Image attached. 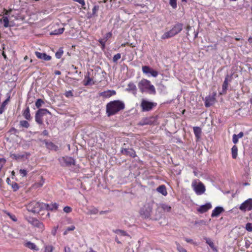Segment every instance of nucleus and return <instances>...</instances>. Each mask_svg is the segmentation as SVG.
Returning a JSON list of instances; mask_svg holds the SVG:
<instances>
[{
  "label": "nucleus",
  "mask_w": 252,
  "mask_h": 252,
  "mask_svg": "<svg viewBox=\"0 0 252 252\" xmlns=\"http://www.w3.org/2000/svg\"><path fill=\"white\" fill-rule=\"evenodd\" d=\"M121 57V55L120 53H118L115 55L113 58V61L114 63H117L118 60H119Z\"/></svg>",
  "instance_id": "c03bdc74"
},
{
  "label": "nucleus",
  "mask_w": 252,
  "mask_h": 252,
  "mask_svg": "<svg viewBox=\"0 0 252 252\" xmlns=\"http://www.w3.org/2000/svg\"><path fill=\"white\" fill-rule=\"evenodd\" d=\"M194 224L197 225H204L206 224V222L203 220H200L198 221H195L194 222Z\"/></svg>",
  "instance_id": "603ef678"
},
{
  "label": "nucleus",
  "mask_w": 252,
  "mask_h": 252,
  "mask_svg": "<svg viewBox=\"0 0 252 252\" xmlns=\"http://www.w3.org/2000/svg\"><path fill=\"white\" fill-rule=\"evenodd\" d=\"M53 247L51 245L46 246L45 247L44 252H52Z\"/></svg>",
  "instance_id": "de8ad7c7"
},
{
  "label": "nucleus",
  "mask_w": 252,
  "mask_h": 252,
  "mask_svg": "<svg viewBox=\"0 0 252 252\" xmlns=\"http://www.w3.org/2000/svg\"><path fill=\"white\" fill-rule=\"evenodd\" d=\"M55 74L56 75H61V72L60 70H56V71H55Z\"/></svg>",
  "instance_id": "774afa93"
},
{
  "label": "nucleus",
  "mask_w": 252,
  "mask_h": 252,
  "mask_svg": "<svg viewBox=\"0 0 252 252\" xmlns=\"http://www.w3.org/2000/svg\"><path fill=\"white\" fill-rule=\"evenodd\" d=\"M43 203H40L35 201H32L27 206V210L33 213H38L43 209Z\"/></svg>",
  "instance_id": "423d86ee"
},
{
  "label": "nucleus",
  "mask_w": 252,
  "mask_h": 252,
  "mask_svg": "<svg viewBox=\"0 0 252 252\" xmlns=\"http://www.w3.org/2000/svg\"><path fill=\"white\" fill-rule=\"evenodd\" d=\"M153 122L150 118H143L138 123V125L143 126L147 125H152Z\"/></svg>",
  "instance_id": "393cba45"
},
{
  "label": "nucleus",
  "mask_w": 252,
  "mask_h": 252,
  "mask_svg": "<svg viewBox=\"0 0 252 252\" xmlns=\"http://www.w3.org/2000/svg\"><path fill=\"white\" fill-rule=\"evenodd\" d=\"M63 211L66 213H69L72 211V208L69 206H65L63 208Z\"/></svg>",
  "instance_id": "864d4df0"
},
{
  "label": "nucleus",
  "mask_w": 252,
  "mask_h": 252,
  "mask_svg": "<svg viewBox=\"0 0 252 252\" xmlns=\"http://www.w3.org/2000/svg\"><path fill=\"white\" fill-rule=\"evenodd\" d=\"M19 125L20 127L28 128L30 126V124L28 121L26 120L20 121L19 123Z\"/></svg>",
  "instance_id": "f704fd0d"
},
{
  "label": "nucleus",
  "mask_w": 252,
  "mask_h": 252,
  "mask_svg": "<svg viewBox=\"0 0 252 252\" xmlns=\"http://www.w3.org/2000/svg\"><path fill=\"white\" fill-rule=\"evenodd\" d=\"M9 100V98H8L6 99H5L1 104L0 106V114H2L4 112L5 110V107L7 105Z\"/></svg>",
  "instance_id": "2f4dec72"
},
{
  "label": "nucleus",
  "mask_w": 252,
  "mask_h": 252,
  "mask_svg": "<svg viewBox=\"0 0 252 252\" xmlns=\"http://www.w3.org/2000/svg\"><path fill=\"white\" fill-rule=\"evenodd\" d=\"M98 42L100 43L101 45L102 49H104L105 47V43L106 41L104 39H99L98 40Z\"/></svg>",
  "instance_id": "a18cd8bd"
},
{
  "label": "nucleus",
  "mask_w": 252,
  "mask_h": 252,
  "mask_svg": "<svg viewBox=\"0 0 252 252\" xmlns=\"http://www.w3.org/2000/svg\"><path fill=\"white\" fill-rule=\"evenodd\" d=\"M64 31V28H60L58 30H55L54 31L50 33L51 35H58V34H61L63 33V32Z\"/></svg>",
  "instance_id": "473e14b6"
},
{
  "label": "nucleus",
  "mask_w": 252,
  "mask_h": 252,
  "mask_svg": "<svg viewBox=\"0 0 252 252\" xmlns=\"http://www.w3.org/2000/svg\"><path fill=\"white\" fill-rule=\"evenodd\" d=\"M88 214H90V215H95V214H97V213L98 212V209L94 207L92 209H88Z\"/></svg>",
  "instance_id": "e433bc0d"
},
{
  "label": "nucleus",
  "mask_w": 252,
  "mask_h": 252,
  "mask_svg": "<svg viewBox=\"0 0 252 252\" xmlns=\"http://www.w3.org/2000/svg\"><path fill=\"white\" fill-rule=\"evenodd\" d=\"M246 229L249 232L252 231V223L248 222L246 224Z\"/></svg>",
  "instance_id": "49530a36"
},
{
  "label": "nucleus",
  "mask_w": 252,
  "mask_h": 252,
  "mask_svg": "<svg viewBox=\"0 0 252 252\" xmlns=\"http://www.w3.org/2000/svg\"><path fill=\"white\" fill-rule=\"evenodd\" d=\"M125 108V103L120 100L110 101L106 106V113L108 117L116 115Z\"/></svg>",
  "instance_id": "f03ea898"
},
{
  "label": "nucleus",
  "mask_w": 252,
  "mask_h": 252,
  "mask_svg": "<svg viewBox=\"0 0 252 252\" xmlns=\"http://www.w3.org/2000/svg\"><path fill=\"white\" fill-rule=\"evenodd\" d=\"M116 94V92L114 90H108L99 93V95L103 96L105 98H109L111 96L114 95Z\"/></svg>",
  "instance_id": "aec40b11"
},
{
  "label": "nucleus",
  "mask_w": 252,
  "mask_h": 252,
  "mask_svg": "<svg viewBox=\"0 0 252 252\" xmlns=\"http://www.w3.org/2000/svg\"><path fill=\"white\" fill-rule=\"evenodd\" d=\"M58 160L62 167H70L75 165V160L70 157H62L59 158Z\"/></svg>",
  "instance_id": "0eeeda50"
},
{
  "label": "nucleus",
  "mask_w": 252,
  "mask_h": 252,
  "mask_svg": "<svg viewBox=\"0 0 252 252\" xmlns=\"http://www.w3.org/2000/svg\"><path fill=\"white\" fill-rule=\"evenodd\" d=\"M47 115H48L50 118H51L52 114L47 109H39L35 113V121L39 125H43V117Z\"/></svg>",
  "instance_id": "39448f33"
},
{
  "label": "nucleus",
  "mask_w": 252,
  "mask_h": 252,
  "mask_svg": "<svg viewBox=\"0 0 252 252\" xmlns=\"http://www.w3.org/2000/svg\"><path fill=\"white\" fill-rule=\"evenodd\" d=\"M23 117L27 120H31L32 117L30 114V110L29 106H27L23 112Z\"/></svg>",
  "instance_id": "bb28decb"
},
{
  "label": "nucleus",
  "mask_w": 252,
  "mask_h": 252,
  "mask_svg": "<svg viewBox=\"0 0 252 252\" xmlns=\"http://www.w3.org/2000/svg\"><path fill=\"white\" fill-rule=\"evenodd\" d=\"M11 188L13 189V191H16L19 189L18 185L15 182H12L11 184Z\"/></svg>",
  "instance_id": "37998d69"
},
{
  "label": "nucleus",
  "mask_w": 252,
  "mask_h": 252,
  "mask_svg": "<svg viewBox=\"0 0 252 252\" xmlns=\"http://www.w3.org/2000/svg\"><path fill=\"white\" fill-rule=\"evenodd\" d=\"M162 209L166 212H169L171 211V207L166 204H162L161 205Z\"/></svg>",
  "instance_id": "c9c22d12"
},
{
  "label": "nucleus",
  "mask_w": 252,
  "mask_h": 252,
  "mask_svg": "<svg viewBox=\"0 0 252 252\" xmlns=\"http://www.w3.org/2000/svg\"><path fill=\"white\" fill-rule=\"evenodd\" d=\"M35 54L38 59L46 61L51 60L52 58L51 56L47 55L45 53H40L36 51L35 52Z\"/></svg>",
  "instance_id": "6ab92c4d"
},
{
  "label": "nucleus",
  "mask_w": 252,
  "mask_h": 252,
  "mask_svg": "<svg viewBox=\"0 0 252 252\" xmlns=\"http://www.w3.org/2000/svg\"><path fill=\"white\" fill-rule=\"evenodd\" d=\"M8 215L9 216L10 218L14 221H16L17 220L16 217L14 215H10L8 213Z\"/></svg>",
  "instance_id": "bf43d9fd"
},
{
  "label": "nucleus",
  "mask_w": 252,
  "mask_h": 252,
  "mask_svg": "<svg viewBox=\"0 0 252 252\" xmlns=\"http://www.w3.org/2000/svg\"><path fill=\"white\" fill-rule=\"evenodd\" d=\"M137 86L142 93H147L151 95L156 94L155 87L149 80L143 78L138 83Z\"/></svg>",
  "instance_id": "7ed1b4c3"
},
{
  "label": "nucleus",
  "mask_w": 252,
  "mask_h": 252,
  "mask_svg": "<svg viewBox=\"0 0 252 252\" xmlns=\"http://www.w3.org/2000/svg\"><path fill=\"white\" fill-rule=\"evenodd\" d=\"M216 93H214L213 95H209L205 98V105L206 107H209L212 105L215 101V96Z\"/></svg>",
  "instance_id": "2eb2a0df"
},
{
  "label": "nucleus",
  "mask_w": 252,
  "mask_h": 252,
  "mask_svg": "<svg viewBox=\"0 0 252 252\" xmlns=\"http://www.w3.org/2000/svg\"><path fill=\"white\" fill-rule=\"evenodd\" d=\"M99 8L98 5H94L92 9V15L94 16Z\"/></svg>",
  "instance_id": "3c124183"
},
{
  "label": "nucleus",
  "mask_w": 252,
  "mask_h": 252,
  "mask_svg": "<svg viewBox=\"0 0 252 252\" xmlns=\"http://www.w3.org/2000/svg\"><path fill=\"white\" fill-rule=\"evenodd\" d=\"M204 239L205 240L206 243L211 247L212 250L215 252H217L218 250L216 247H215L213 242L209 238L204 237Z\"/></svg>",
  "instance_id": "a878e982"
},
{
  "label": "nucleus",
  "mask_w": 252,
  "mask_h": 252,
  "mask_svg": "<svg viewBox=\"0 0 252 252\" xmlns=\"http://www.w3.org/2000/svg\"><path fill=\"white\" fill-rule=\"evenodd\" d=\"M236 136L238 138H241L244 136V133L240 132L238 134H236Z\"/></svg>",
  "instance_id": "e2e57ef3"
},
{
  "label": "nucleus",
  "mask_w": 252,
  "mask_h": 252,
  "mask_svg": "<svg viewBox=\"0 0 252 252\" xmlns=\"http://www.w3.org/2000/svg\"><path fill=\"white\" fill-rule=\"evenodd\" d=\"M19 173L21 176L23 177L26 176L27 174V171L25 169H20L19 170Z\"/></svg>",
  "instance_id": "13d9d810"
},
{
  "label": "nucleus",
  "mask_w": 252,
  "mask_h": 252,
  "mask_svg": "<svg viewBox=\"0 0 252 252\" xmlns=\"http://www.w3.org/2000/svg\"><path fill=\"white\" fill-rule=\"evenodd\" d=\"M169 3L173 8H176L177 6L176 0H169Z\"/></svg>",
  "instance_id": "09e8293b"
},
{
  "label": "nucleus",
  "mask_w": 252,
  "mask_h": 252,
  "mask_svg": "<svg viewBox=\"0 0 252 252\" xmlns=\"http://www.w3.org/2000/svg\"><path fill=\"white\" fill-rule=\"evenodd\" d=\"M30 156V154L25 153L24 154L18 153V154H11L10 158L16 160L22 159L24 158H28V157Z\"/></svg>",
  "instance_id": "dca6fc26"
},
{
  "label": "nucleus",
  "mask_w": 252,
  "mask_h": 252,
  "mask_svg": "<svg viewBox=\"0 0 252 252\" xmlns=\"http://www.w3.org/2000/svg\"><path fill=\"white\" fill-rule=\"evenodd\" d=\"M43 209H45L47 210L54 211L57 210L58 208V204L55 203H51L50 204L43 203Z\"/></svg>",
  "instance_id": "4be33fe9"
},
{
  "label": "nucleus",
  "mask_w": 252,
  "mask_h": 252,
  "mask_svg": "<svg viewBox=\"0 0 252 252\" xmlns=\"http://www.w3.org/2000/svg\"><path fill=\"white\" fill-rule=\"evenodd\" d=\"M176 245L177 246V249L179 252H187L186 250L182 247L179 243L176 242Z\"/></svg>",
  "instance_id": "ea45409f"
},
{
  "label": "nucleus",
  "mask_w": 252,
  "mask_h": 252,
  "mask_svg": "<svg viewBox=\"0 0 252 252\" xmlns=\"http://www.w3.org/2000/svg\"><path fill=\"white\" fill-rule=\"evenodd\" d=\"M63 53L62 48H60L59 50L56 53L55 56L57 59H60Z\"/></svg>",
  "instance_id": "58836bf2"
},
{
  "label": "nucleus",
  "mask_w": 252,
  "mask_h": 252,
  "mask_svg": "<svg viewBox=\"0 0 252 252\" xmlns=\"http://www.w3.org/2000/svg\"><path fill=\"white\" fill-rule=\"evenodd\" d=\"M125 146H126V144H124L123 146L121 148V153L122 154L133 158L136 157V153L133 149L126 148L125 147Z\"/></svg>",
  "instance_id": "f8f14e48"
},
{
  "label": "nucleus",
  "mask_w": 252,
  "mask_h": 252,
  "mask_svg": "<svg viewBox=\"0 0 252 252\" xmlns=\"http://www.w3.org/2000/svg\"><path fill=\"white\" fill-rule=\"evenodd\" d=\"M157 190L159 193H160L161 194H162L164 196H166L167 194V192L166 189L165 185H162L159 186L157 189Z\"/></svg>",
  "instance_id": "cd10ccee"
},
{
  "label": "nucleus",
  "mask_w": 252,
  "mask_h": 252,
  "mask_svg": "<svg viewBox=\"0 0 252 252\" xmlns=\"http://www.w3.org/2000/svg\"><path fill=\"white\" fill-rule=\"evenodd\" d=\"M224 210L223 208L220 206L216 207L213 211L211 214L212 218L218 217L221 213Z\"/></svg>",
  "instance_id": "5701e85b"
},
{
  "label": "nucleus",
  "mask_w": 252,
  "mask_h": 252,
  "mask_svg": "<svg viewBox=\"0 0 252 252\" xmlns=\"http://www.w3.org/2000/svg\"><path fill=\"white\" fill-rule=\"evenodd\" d=\"M232 76V75L229 76L228 74L226 75L222 86V93H221L220 94H222V93L224 94L226 93L228 87V82L231 81Z\"/></svg>",
  "instance_id": "f3484780"
},
{
  "label": "nucleus",
  "mask_w": 252,
  "mask_h": 252,
  "mask_svg": "<svg viewBox=\"0 0 252 252\" xmlns=\"http://www.w3.org/2000/svg\"><path fill=\"white\" fill-rule=\"evenodd\" d=\"M183 25L178 23L168 32H165L161 36L162 39H167L174 36L183 30Z\"/></svg>",
  "instance_id": "20e7f679"
},
{
  "label": "nucleus",
  "mask_w": 252,
  "mask_h": 252,
  "mask_svg": "<svg viewBox=\"0 0 252 252\" xmlns=\"http://www.w3.org/2000/svg\"><path fill=\"white\" fill-rule=\"evenodd\" d=\"M191 187L195 193L198 195L203 194L206 190L205 186L201 182L197 184L195 181H193L191 184Z\"/></svg>",
  "instance_id": "1a4fd4ad"
},
{
  "label": "nucleus",
  "mask_w": 252,
  "mask_h": 252,
  "mask_svg": "<svg viewBox=\"0 0 252 252\" xmlns=\"http://www.w3.org/2000/svg\"><path fill=\"white\" fill-rule=\"evenodd\" d=\"M44 143L45 144L46 148L50 150L57 151L59 149L58 146L54 144L53 142H48L45 140Z\"/></svg>",
  "instance_id": "b1692460"
},
{
  "label": "nucleus",
  "mask_w": 252,
  "mask_h": 252,
  "mask_svg": "<svg viewBox=\"0 0 252 252\" xmlns=\"http://www.w3.org/2000/svg\"><path fill=\"white\" fill-rule=\"evenodd\" d=\"M24 20V17L20 15L17 10H10L9 11H6L0 18V22L3 24L4 28H8L18 25Z\"/></svg>",
  "instance_id": "f257e3e1"
},
{
  "label": "nucleus",
  "mask_w": 252,
  "mask_h": 252,
  "mask_svg": "<svg viewBox=\"0 0 252 252\" xmlns=\"http://www.w3.org/2000/svg\"><path fill=\"white\" fill-rule=\"evenodd\" d=\"M115 240L118 244H121V242L119 240L117 236L115 237Z\"/></svg>",
  "instance_id": "338daca9"
},
{
  "label": "nucleus",
  "mask_w": 252,
  "mask_h": 252,
  "mask_svg": "<svg viewBox=\"0 0 252 252\" xmlns=\"http://www.w3.org/2000/svg\"><path fill=\"white\" fill-rule=\"evenodd\" d=\"M142 70L144 74L147 75L150 74L151 75L154 77H157L158 74V72L157 71L154 70L152 68L149 66H143L142 67Z\"/></svg>",
  "instance_id": "4468645a"
},
{
  "label": "nucleus",
  "mask_w": 252,
  "mask_h": 252,
  "mask_svg": "<svg viewBox=\"0 0 252 252\" xmlns=\"http://www.w3.org/2000/svg\"><path fill=\"white\" fill-rule=\"evenodd\" d=\"M65 96L66 97H72L73 96V93L71 91H67L65 93Z\"/></svg>",
  "instance_id": "4d7b16f0"
},
{
  "label": "nucleus",
  "mask_w": 252,
  "mask_h": 252,
  "mask_svg": "<svg viewBox=\"0 0 252 252\" xmlns=\"http://www.w3.org/2000/svg\"><path fill=\"white\" fill-rule=\"evenodd\" d=\"M238 148L236 145H234L231 148L232 157L235 159L237 157Z\"/></svg>",
  "instance_id": "7c9ffc66"
},
{
  "label": "nucleus",
  "mask_w": 252,
  "mask_h": 252,
  "mask_svg": "<svg viewBox=\"0 0 252 252\" xmlns=\"http://www.w3.org/2000/svg\"><path fill=\"white\" fill-rule=\"evenodd\" d=\"M193 129L195 136L197 139H199L202 132L201 129L198 126H194Z\"/></svg>",
  "instance_id": "c85d7f7f"
},
{
  "label": "nucleus",
  "mask_w": 252,
  "mask_h": 252,
  "mask_svg": "<svg viewBox=\"0 0 252 252\" xmlns=\"http://www.w3.org/2000/svg\"><path fill=\"white\" fill-rule=\"evenodd\" d=\"M64 252H71L70 248L68 247H65Z\"/></svg>",
  "instance_id": "69168bd1"
},
{
  "label": "nucleus",
  "mask_w": 252,
  "mask_h": 252,
  "mask_svg": "<svg viewBox=\"0 0 252 252\" xmlns=\"http://www.w3.org/2000/svg\"><path fill=\"white\" fill-rule=\"evenodd\" d=\"M239 138L237 137L236 134H234L232 136V141L234 144H236L238 142Z\"/></svg>",
  "instance_id": "6e6d98bb"
},
{
  "label": "nucleus",
  "mask_w": 252,
  "mask_h": 252,
  "mask_svg": "<svg viewBox=\"0 0 252 252\" xmlns=\"http://www.w3.org/2000/svg\"><path fill=\"white\" fill-rule=\"evenodd\" d=\"M26 246L32 250L37 251L38 249L37 248L36 246L33 243L29 242L26 243Z\"/></svg>",
  "instance_id": "72a5a7b5"
},
{
  "label": "nucleus",
  "mask_w": 252,
  "mask_h": 252,
  "mask_svg": "<svg viewBox=\"0 0 252 252\" xmlns=\"http://www.w3.org/2000/svg\"><path fill=\"white\" fill-rule=\"evenodd\" d=\"M44 183V181L42 179L39 182L35 183L33 187L35 189H37L41 187Z\"/></svg>",
  "instance_id": "4c0bfd02"
},
{
  "label": "nucleus",
  "mask_w": 252,
  "mask_h": 252,
  "mask_svg": "<svg viewBox=\"0 0 252 252\" xmlns=\"http://www.w3.org/2000/svg\"><path fill=\"white\" fill-rule=\"evenodd\" d=\"M85 78H87V81L85 82L84 83V85L85 86H88V85H89L90 84H91V82L92 81V78H91L89 75L88 76H85Z\"/></svg>",
  "instance_id": "8fccbe9b"
},
{
  "label": "nucleus",
  "mask_w": 252,
  "mask_h": 252,
  "mask_svg": "<svg viewBox=\"0 0 252 252\" xmlns=\"http://www.w3.org/2000/svg\"><path fill=\"white\" fill-rule=\"evenodd\" d=\"M77 2L81 4L82 6L84 5L85 4V2L84 0H78Z\"/></svg>",
  "instance_id": "0e129e2a"
},
{
  "label": "nucleus",
  "mask_w": 252,
  "mask_h": 252,
  "mask_svg": "<svg viewBox=\"0 0 252 252\" xmlns=\"http://www.w3.org/2000/svg\"><path fill=\"white\" fill-rule=\"evenodd\" d=\"M112 35V33L111 32H109L105 35L104 37L103 38L107 41V40H108L111 37Z\"/></svg>",
  "instance_id": "5fc2aeb1"
},
{
  "label": "nucleus",
  "mask_w": 252,
  "mask_h": 252,
  "mask_svg": "<svg viewBox=\"0 0 252 252\" xmlns=\"http://www.w3.org/2000/svg\"><path fill=\"white\" fill-rule=\"evenodd\" d=\"M126 90L127 92H130L135 95L137 94V89L133 82L129 83Z\"/></svg>",
  "instance_id": "a211bd4d"
},
{
  "label": "nucleus",
  "mask_w": 252,
  "mask_h": 252,
  "mask_svg": "<svg viewBox=\"0 0 252 252\" xmlns=\"http://www.w3.org/2000/svg\"><path fill=\"white\" fill-rule=\"evenodd\" d=\"M157 105L156 103L149 101L146 99H142L140 104L142 111L148 112L152 110L154 107Z\"/></svg>",
  "instance_id": "9b49d317"
},
{
  "label": "nucleus",
  "mask_w": 252,
  "mask_h": 252,
  "mask_svg": "<svg viewBox=\"0 0 252 252\" xmlns=\"http://www.w3.org/2000/svg\"><path fill=\"white\" fill-rule=\"evenodd\" d=\"M25 218L29 223L32 224L33 226L38 228L39 231L42 232L44 230V226L43 223L36 218L31 217H26Z\"/></svg>",
  "instance_id": "9d476101"
},
{
  "label": "nucleus",
  "mask_w": 252,
  "mask_h": 252,
  "mask_svg": "<svg viewBox=\"0 0 252 252\" xmlns=\"http://www.w3.org/2000/svg\"><path fill=\"white\" fill-rule=\"evenodd\" d=\"M113 231L115 233L119 235L120 236H130L129 235L126 231L123 230L118 229L116 230H113Z\"/></svg>",
  "instance_id": "c756f323"
},
{
  "label": "nucleus",
  "mask_w": 252,
  "mask_h": 252,
  "mask_svg": "<svg viewBox=\"0 0 252 252\" xmlns=\"http://www.w3.org/2000/svg\"><path fill=\"white\" fill-rule=\"evenodd\" d=\"M212 208V205L210 203H207L204 205L200 206L198 209L197 211L200 213H204Z\"/></svg>",
  "instance_id": "412c9836"
},
{
  "label": "nucleus",
  "mask_w": 252,
  "mask_h": 252,
  "mask_svg": "<svg viewBox=\"0 0 252 252\" xmlns=\"http://www.w3.org/2000/svg\"><path fill=\"white\" fill-rule=\"evenodd\" d=\"M153 207L151 204L147 203L145 204L141 209L139 212L140 215L142 218L148 219L151 217Z\"/></svg>",
  "instance_id": "6e6552de"
},
{
  "label": "nucleus",
  "mask_w": 252,
  "mask_h": 252,
  "mask_svg": "<svg viewBox=\"0 0 252 252\" xmlns=\"http://www.w3.org/2000/svg\"><path fill=\"white\" fill-rule=\"evenodd\" d=\"M44 103V102L43 101V100L40 98H39L37 99L36 101L35 102V106L37 108H39Z\"/></svg>",
  "instance_id": "a19ab883"
},
{
  "label": "nucleus",
  "mask_w": 252,
  "mask_h": 252,
  "mask_svg": "<svg viewBox=\"0 0 252 252\" xmlns=\"http://www.w3.org/2000/svg\"><path fill=\"white\" fill-rule=\"evenodd\" d=\"M75 227L74 225H71L70 226L67 227L66 230L63 232V235H66L68 231H73L75 229Z\"/></svg>",
  "instance_id": "79ce46f5"
},
{
  "label": "nucleus",
  "mask_w": 252,
  "mask_h": 252,
  "mask_svg": "<svg viewBox=\"0 0 252 252\" xmlns=\"http://www.w3.org/2000/svg\"><path fill=\"white\" fill-rule=\"evenodd\" d=\"M239 209L242 211H250L252 210V199L250 198L242 203Z\"/></svg>",
  "instance_id": "ddd939ff"
},
{
  "label": "nucleus",
  "mask_w": 252,
  "mask_h": 252,
  "mask_svg": "<svg viewBox=\"0 0 252 252\" xmlns=\"http://www.w3.org/2000/svg\"><path fill=\"white\" fill-rule=\"evenodd\" d=\"M185 240L187 242V243H193V240L191 239H190V238H184Z\"/></svg>",
  "instance_id": "052dcab7"
},
{
  "label": "nucleus",
  "mask_w": 252,
  "mask_h": 252,
  "mask_svg": "<svg viewBox=\"0 0 252 252\" xmlns=\"http://www.w3.org/2000/svg\"><path fill=\"white\" fill-rule=\"evenodd\" d=\"M49 134L48 131L47 130H44L42 132V135L44 136H48Z\"/></svg>",
  "instance_id": "680f3d73"
}]
</instances>
